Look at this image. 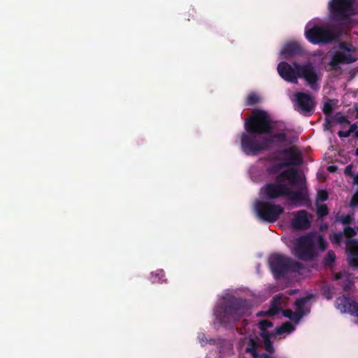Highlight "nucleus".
I'll use <instances>...</instances> for the list:
<instances>
[{"mask_svg": "<svg viewBox=\"0 0 358 358\" xmlns=\"http://www.w3.org/2000/svg\"><path fill=\"white\" fill-rule=\"evenodd\" d=\"M327 248V243L322 235L310 232L296 238L292 252L299 259L310 262L318 256L319 251L323 252Z\"/></svg>", "mask_w": 358, "mask_h": 358, "instance_id": "obj_2", "label": "nucleus"}, {"mask_svg": "<svg viewBox=\"0 0 358 358\" xmlns=\"http://www.w3.org/2000/svg\"><path fill=\"white\" fill-rule=\"evenodd\" d=\"M343 238V233H333L329 236V240L333 244L340 245Z\"/></svg>", "mask_w": 358, "mask_h": 358, "instance_id": "obj_28", "label": "nucleus"}, {"mask_svg": "<svg viewBox=\"0 0 358 358\" xmlns=\"http://www.w3.org/2000/svg\"><path fill=\"white\" fill-rule=\"evenodd\" d=\"M352 170V165H351V164L348 165L344 170V173L347 176H351Z\"/></svg>", "mask_w": 358, "mask_h": 358, "instance_id": "obj_43", "label": "nucleus"}, {"mask_svg": "<svg viewBox=\"0 0 358 358\" xmlns=\"http://www.w3.org/2000/svg\"><path fill=\"white\" fill-rule=\"evenodd\" d=\"M292 227L296 230H305L310 227V221L308 217V213L305 210L296 212L292 220Z\"/></svg>", "mask_w": 358, "mask_h": 358, "instance_id": "obj_19", "label": "nucleus"}, {"mask_svg": "<svg viewBox=\"0 0 358 358\" xmlns=\"http://www.w3.org/2000/svg\"><path fill=\"white\" fill-rule=\"evenodd\" d=\"M329 195L326 190L321 189L317 192V199L320 201H325L328 199Z\"/></svg>", "mask_w": 358, "mask_h": 358, "instance_id": "obj_33", "label": "nucleus"}, {"mask_svg": "<svg viewBox=\"0 0 358 358\" xmlns=\"http://www.w3.org/2000/svg\"><path fill=\"white\" fill-rule=\"evenodd\" d=\"M358 196H357V193L353 196L352 200H351V202H350V206L352 207H355V206H358Z\"/></svg>", "mask_w": 358, "mask_h": 358, "instance_id": "obj_42", "label": "nucleus"}, {"mask_svg": "<svg viewBox=\"0 0 358 358\" xmlns=\"http://www.w3.org/2000/svg\"><path fill=\"white\" fill-rule=\"evenodd\" d=\"M264 348L267 352L269 354H273L274 352V348L271 340L264 341Z\"/></svg>", "mask_w": 358, "mask_h": 358, "instance_id": "obj_38", "label": "nucleus"}, {"mask_svg": "<svg viewBox=\"0 0 358 358\" xmlns=\"http://www.w3.org/2000/svg\"><path fill=\"white\" fill-rule=\"evenodd\" d=\"M261 358H273V357L267 354L264 353V354L261 355Z\"/></svg>", "mask_w": 358, "mask_h": 358, "instance_id": "obj_49", "label": "nucleus"}, {"mask_svg": "<svg viewBox=\"0 0 358 358\" xmlns=\"http://www.w3.org/2000/svg\"><path fill=\"white\" fill-rule=\"evenodd\" d=\"M317 214L318 217H322L329 214V209L324 204L317 206Z\"/></svg>", "mask_w": 358, "mask_h": 358, "instance_id": "obj_30", "label": "nucleus"}, {"mask_svg": "<svg viewBox=\"0 0 358 358\" xmlns=\"http://www.w3.org/2000/svg\"><path fill=\"white\" fill-rule=\"evenodd\" d=\"M279 152L285 157V160L282 162L286 164V167L300 166L303 162L301 152L295 146L281 149Z\"/></svg>", "mask_w": 358, "mask_h": 358, "instance_id": "obj_13", "label": "nucleus"}, {"mask_svg": "<svg viewBox=\"0 0 358 358\" xmlns=\"http://www.w3.org/2000/svg\"><path fill=\"white\" fill-rule=\"evenodd\" d=\"M262 194L268 200L276 199L282 196H287L290 204L296 207L308 206L310 204L308 189L304 184H301L296 191H292L287 184H266L261 189Z\"/></svg>", "mask_w": 358, "mask_h": 358, "instance_id": "obj_1", "label": "nucleus"}, {"mask_svg": "<svg viewBox=\"0 0 358 358\" xmlns=\"http://www.w3.org/2000/svg\"><path fill=\"white\" fill-rule=\"evenodd\" d=\"M357 231H358V226H357Z\"/></svg>", "mask_w": 358, "mask_h": 358, "instance_id": "obj_55", "label": "nucleus"}, {"mask_svg": "<svg viewBox=\"0 0 358 358\" xmlns=\"http://www.w3.org/2000/svg\"><path fill=\"white\" fill-rule=\"evenodd\" d=\"M345 245L349 265L358 268V239L350 238L346 241Z\"/></svg>", "mask_w": 358, "mask_h": 358, "instance_id": "obj_17", "label": "nucleus"}, {"mask_svg": "<svg viewBox=\"0 0 358 358\" xmlns=\"http://www.w3.org/2000/svg\"><path fill=\"white\" fill-rule=\"evenodd\" d=\"M277 71L280 76L285 81L296 84L298 83L297 70L289 63L281 62L278 64Z\"/></svg>", "mask_w": 358, "mask_h": 358, "instance_id": "obj_16", "label": "nucleus"}, {"mask_svg": "<svg viewBox=\"0 0 358 358\" xmlns=\"http://www.w3.org/2000/svg\"><path fill=\"white\" fill-rule=\"evenodd\" d=\"M273 129L268 113L259 109L254 110L252 115L245 122V129L248 133L268 134L272 132Z\"/></svg>", "mask_w": 358, "mask_h": 358, "instance_id": "obj_5", "label": "nucleus"}, {"mask_svg": "<svg viewBox=\"0 0 358 358\" xmlns=\"http://www.w3.org/2000/svg\"><path fill=\"white\" fill-rule=\"evenodd\" d=\"M255 209L257 216L268 222H276L284 212L281 206L262 201L255 202Z\"/></svg>", "mask_w": 358, "mask_h": 358, "instance_id": "obj_9", "label": "nucleus"}, {"mask_svg": "<svg viewBox=\"0 0 358 358\" xmlns=\"http://www.w3.org/2000/svg\"><path fill=\"white\" fill-rule=\"evenodd\" d=\"M356 61V58L351 54H346L341 52H336L331 57V61L327 66V71H337L341 69V64H351Z\"/></svg>", "mask_w": 358, "mask_h": 358, "instance_id": "obj_15", "label": "nucleus"}, {"mask_svg": "<svg viewBox=\"0 0 358 358\" xmlns=\"http://www.w3.org/2000/svg\"><path fill=\"white\" fill-rule=\"evenodd\" d=\"M303 50L301 45L295 41L287 43L284 45L280 51L282 58L285 59H290L295 56L303 55Z\"/></svg>", "mask_w": 358, "mask_h": 358, "instance_id": "obj_18", "label": "nucleus"}, {"mask_svg": "<svg viewBox=\"0 0 358 358\" xmlns=\"http://www.w3.org/2000/svg\"><path fill=\"white\" fill-rule=\"evenodd\" d=\"M248 345L249 347L246 348V352L251 353L257 350V344L253 339H250Z\"/></svg>", "mask_w": 358, "mask_h": 358, "instance_id": "obj_36", "label": "nucleus"}, {"mask_svg": "<svg viewBox=\"0 0 358 358\" xmlns=\"http://www.w3.org/2000/svg\"><path fill=\"white\" fill-rule=\"evenodd\" d=\"M198 338L200 340V343L202 345L207 343V339L205 338V335L203 334H200Z\"/></svg>", "mask_w": 358, "mask_h": 358, "instance_id": "obj_44", "label": "nucleus"}, {"mask_svg": "<svg viewBox=\"0 0 358 358\" xmlns=\"http://www.w3.org/2000/svg\"><path fill=\"white\" fill-rule=\"evenodd\" d=\"M260 102L259 96L254 92L248 94L245 101V106H251Z\"/></svg>", "mask_w": 358, "mask_h": 358, "instance_id": "obj_26", "label": "nucleus"}, {"mask_svg": "<svg viewBox=\"0 0 358 358\" xmlns=\"http://www.w3.org/2000/svg\"><path fill=\"white\" fill-rule=\"evenodd\" d=\"M336 261V255L333 250H329L324 259V264L326 266H330Z\"/></svg>", "mask_w": 358, "mask_h": 358, "instance_id": "obj_29", "label": "nucleus"}, {"mask_svg": "<svg viewBox=\"0 0 358 358\" xmlns=\"http://www.w3.org/2000/svg\"><path fill=\"white\" fill-rule=\"evenodd\" d=\"M341 48L345 50H349V49L347 48L346 45L344 43H342L341 45Z\"/></svg>", "mask_w": 358, "mask_h": 358, "instance_id": "obj_51", "label": "nucleus"}, {"mask_svg": "<svg viewBox=\"0 0 358 358\" xmlns=\"http://www.w3.org/2000/svg\"><path fill=\"white\" fill-rule=\"evenodd\" d=\"M330 127H331V122L329 120H327V122L324 124V128L326 130H328V129H329Z\"/></svg>", "mask_w": 358, "mask_h": 358, "instance_id": "obj_48", "label": "nucleus"}, {"mask_svg": "<svg viewBox=\"0 0 358 358\" xmlns=\"http://www.w3.org/2000/svg\"><path fill=\"white\" fill-rule=\"evenodd\" d=\"M275 180V184H284L283 182L287 180L290 185H296L298 188L301 186V184L305 185L303 178L299 175L297 171L294 169L283 171L276 176Z\"/></svg>", "mask_w": 358, "mask_h": 358, "instance_id": "obj_12", "label": "nucleus"}, {"mask_svg": "<svg viewBox=\"0 0 358 358\" xmlns=\"http://www.w3.org/2000/svg\"><path fill=\"white\" fill-rule=\"evenodd\" d=\"M357 196H358V192H357ZM357 203H358V201H357Z\"/></svg>", "mask_w": 358, "mask_h": 358, "instance_id": "obj_54", "label": "nucleus"}, {"mask_svg": "<svg viewBox=\"0 0 358 358\" xmlns=\"http://www.w3.org/2000/svg\"><path fill=\"white\" fill-rule=\"evenodd\" d=\"M294 330V327L290 322H286L283 323L281 326L276 328L275 333L276 334H282L284 333H291Z\"/></svg>", "mask_w": 358, "mask_h": 358, "instance_id": "obj_24", "label": "nucleus"}, {"mask_svg": "<svg viewBox=\"0 0 358 358\" xmlns=\"http://www.w3.org/2000/svg\"><path fill=\"white\" fill-rule=\"evenodd\" d=\"M337 169V167L336 166H329L328 167V171L330 172H334Z\"/></svg>", "mask_w": 358, "mask_h": 358, "instance_id": "obj_47", "label": "nucleus"}, {"mask_svg": "<svg viewBox=\"0 0 358 358\" xmlns=\"http://www.w3.org/2000/svg\"><path fill=\"white\" fill-rule=\"evenodd\" d=\"M285 167L286 164L281 162L268 166L266 170L269 175H274L277 174L281 169Z\"/></svg>", "mask_w": 358, "mask_h": 358, "instance_id": "obj_25", "label": "nucleus"}, {"mask_svg": "<svg viewBox=\"0 0 358 358\" xmlns=\"http://www.w3.org/2000/svg\"><path fill=\"white\" fill-rule=\"evenodd\" d=\"M351 135V133L350 132L349 130L348 131H339L338 132V136L340 137V138H347V137H349Z\"/></svg>", "mask_w": 358, "mask_h": 358, "instance_id": "obj_41", "label": "nucleus"}, {"mask_svg": "<svg viewBox=\"0 0 358 358\" xmlns=\"http://www.w3.org/2000/svg\"><path fill=\"white\" fill-rule=\"evenodd\" d=\"M215 314L221 324H227L250 315V307L247 300L229 296L224 298Z\"/></svg>", "mask_w": 358, "mask_h": 358, "instance_id": "obj_3", "label": "nucleus"}, {"mask_svg": "<svg viewBox=\"0 0 358 358\" xmlns=\"http://www.w3.org/2000/svg\"><path fill=\"white\" fill-rule=\"evenodd\" d=\"M336 120L337 122H338L340 124H344V123L349 124L350 123L348 117L345 115H336Z\"/></svg>", "mask_w": 358, "mask_h": 358, "instance_id": "obj_40", "label": "nucleus"}, {"mask_svg": "<svg viewBox=\"0 0 358 358\" xmlns=\"http://www.w3.org/2000/svg\"><path fill=\"white\" fill-rule=\"evenodd\" d=\"M294 96L296 101L295 109L304 115H310L315 107L313 97L305 92H296Z\"/></svg>", "mask_w": 358, "mask_h": 358, "instance_id": "obj_11", "label": "nucleus"}, {"mask_svg": "<svg viewBox=\"0 0 358 358\" xmlns=\"http://www.w3.org/2000/svg\"><path fill=\"white\" fill-rule=\"evenodd\" d=\"M293 65L297 70L298 78H303L312 90L315 91L319 90L320 76L312 64L294 62Z\"/></svg>", "mask_w": 358, "mask_h": 358, "instance_id": "obj_10", "label": "nucleus"}, {"mask_svg": "<svg viewBox=\"0 0 358 358\" xmlns=\"http://www.w3.org/2000/svg\"><path fill=\"white\" fill-rule=\"evenodd\" d=\"M309 300V297H302L298 299L295 302L296 306V312L300 315L302 318L305 314L306 313L304 310V306Z\"/></svg>", "mask_w": 358, "mask_h": 358, "instance_id": "obj_22", "label": "nucleus"}, {"mask_svg": "<svg viewBox=\"0 0 358 358\" xmlns=\"http://www.w3.org/2000/svg\"><path fill=\"white\" fill-rule=\"evenodd\" d=\"M355 137L358 138V129H357L356 132L355 133Z\"/></svg>", "mask_w": 358, "mask_h": 358, "instance_id": "obj_52", "label": "nucleus"}, {"mask_svg": "<svg viewBox=\"0 0 358 358\" xmlns=\"http://www.w3.org/2000/svg\"><path fill=\"white\" fill-rule=\"evenodd\" d=\"M339 220L343 224H349L352 222L353 217L350 215H342Z\"/></svg>", "mask_w": 358, "mask_h": 358, "instance_id": "obj_35", "label": "nucleus"}, {"mask_svg": "<svg viewBox=\"0 0 358 358\" xmlns=\"http://www.w3.org/2000/svg\"><path fill=\"white\" fill-rule=\"evenodd\" d=\"M280 300H281V296L280 295H276L273 297L272 299L271 305L270 308L267 311H260L259 312L257 315V316H274L279 313L280 308H278V306L280 304Z\"/></svg>", "mask_w": 358, "mask_h": 358, "instance_id": "obj_21", "label": "nucleus"}, {"mask_svg": "<svg viewBox=\"0 0 358 358\" xmlns=\"http://www.w3.org/2000/svg\"><path fill=\"white\" fill-rule=\"evenodd\" d=\"M343 236H345L348 238H352L357 235V232L355 229L351 227L347 226L344 228L343 231Z\"/></svg>", "mask_w": 358, "mask_h": 358, "instance_id": "obj_31", "label": "nucleus"}, {"mask_svg": "<svg viewBox=\"0 0 358 358\" xmlns=\"http://www.w3.org/2000/svg\"><path fill=\"white\" fill-rule=\"evenodd\" d=\"M257 133H243L241 137V149L247 155H257L261 152L268 150L264 138H261Z\"/></svg>", "mask_w": 358, "mask_h": 358, "instance_id": "obj_6", "label": "nucleus"}, {"mask_svg": "<svg viewBox=\"0 0 358 358\" xmlns=\"http://www.w3.org/2000/svg\"><path fill=\"white\" fill-rule=\"evenodd\" d=\"M355 154L357 156H358V148L356 149Z\"/></svg>", "mask_w": 358, "mask_h": 358, "instance_id": "obj_53", "label": "nucleus"}, {"mask_svg": "<svg viewBox=\"0 0 358 358\" xmlns=\"http://www.w3.org/2000/svg\"><path fill=\"white\" fill-rule=\"evenodd\" d=\"M354 183L358 185V173L354 177Z\"/></svg>", "mask_w": 358, "mask_h": 358, "instance_id": "obj_50", "label": "nucleus"}, {"mask_svg": "<svg viewBox=\"0 0 358 358\" xmlns=\"http://www.w3.org/2000/svg\"><path fill=\"white\" fill-rule=\"evenodd\" d=\"M283 315L285 317L289 318L292 321H294V322H298L301 319L300 315L296 311L294 312V311H292L290 309L285 310L283 311Z\"/></svg>", "mask_w": 358, "mask_h": 358, "instance_id": "obj_27", "label": "nucleus"}, {"mask_svg": "<svg viewBox=\"0 0 358 358\" xmlns=\"http://www.w3.org/2000/svg\"><path fill=\"white\" fill-rule=\"evenodd\" d=\"M322 111H323L324 115H326L327 116L330 115L331 114L332 111H333L332 104L329 103V102H326L324 104V106H323V108H322Z\"/></svg>", "mask_w": 358, "mask_h": 358, "instance_id": "obj_37", "label": "nucleus"}, {"mask_svg": "<svg viewBox=\"0 0 358 358\" xmlns=\"http://www.w3.org/2000/svg\"><path fill=\"white\" fill-rule=\"evenodd\" d=\"M357 129V125L356 123H354V124H351V126L350 127V129L348 130L352 134L353 132L355 133Z\"/></svg>", "mask_w": 358, "mask_h": 358, "instance_id": "obj_45", "label": "nucleus"}, {"mask_svg": "<svg viewBox=\"0 0 358 358\" xmlns=\"http://www.w3.org/2000/svg\"><path fill=\"white\" fill-rule=\"evenodd\" d=\"M280 150H278L275 152H270L266 157V160L269 162H275L279 159L278 156L281 155L279 152Z\"/></svg>", "mask_w": 358, "mask_h": 358, "instance_id": "obj_34", "label": "nucleus"}, {"mask_svg": "<svg viewBox=\"0 0 358 358\" xmlns=\"http://www.w3.org/2000/svg\"><path fill=\"white\" fill-rule=\"evenodd\" d=\"M274 334H271L267 330H261L260 336L264 341L271 340V336Z\"/></svg>", "mask_w": 358, "mask_h": 358, "instance_id": "obj_39", "label": "nucleus"}, {"mask_svg": "<svg viewBox=\"0 0 358 358\" xmlns=\"http://www.w3.org/2000/svg\"><path fill=\"white\" fill-rule=\"evenodd\" d=\"M268 263L275 279H280L289 273H299L304 268L303 264L279 253L271 255Z\"/></svg>", "mask_w": 358, "mask_h": 358, "instance_id": "obj_4", "label": "nucleus"}, {"mask_svg": "<svg viewBox=\"0 0 358 358\" xmlns=\"http://www.w3.org/2000/svg\"><path fill=\"white\" fill-rule=\"evenodd\" d=\"M253 358H261V355L257 352V350L250 353Z\"/></svg>", "mask_w": 358, "mask_h": 358, "instance_id": "obj_46", "label": "nucleus"}, {"mask_svg": "<svg viewBox=\"0 0 358 358\" xmlns=\"http://www.w3.org/2000/svg\"><path fill=\"white\" fill-rule=\"evenodd\" d=\"M336 306L341 313H348L358 317V303L350 297L341 296L337 298Z\"/></svg>", "mask_w": 358, "mask_h": 358, "instance_id": "obj_14", "label": "nucleus"}, {"mask_svg": "<svg viewBox=\"0 0 358 358\" xmlns=\"http://www.w3.org/2000/svg\"><path fill=\"white\" fill-rule=\"evenodd\" d=\"M355 0H331L329 3V9L332 17L336 20L348 19L358 13L355 8Z\"/></svg>", "mask_w": 358, "mask_h": 358, "instance_id": "obj_7", "label": "nucleus"}, {"mask_svg": "<svg viewBox=\"0 0 358 358\" xmlns=\"http://www.w3.org/2000/svg\"><path fill=\"white\" fill-rule=\"evenodd\" d=\"M268 137H264L266 145L268 146V150L271 148V146L273 144L284 143L287 141V135L285 132H277L268 134Z\"/></svg>", "mask_w": 358, "mask_h": 358, "instance_id": "obj_20", "label": "nucleus"}, {"mask_svg": "<svg viewBox=\"0 0 358 358\" xmlns=\"http://www.w3.org/2000/svg\"><path fill=\"white\" fill-rule=\"evenodd\" d=\"M273 324L268 320H262L259 322V328L260 330H267V328L272 327Z\"/></svg>", "mask_w": 358, "mask_h": 358, "instance_id": "obj_32", "label": "nucleus"}, {"mask_svg": "<svg viewBox=\"0 0 358 358\" xmlns=\"http://www.w3.org/2000/svg\"><path fill=\"white\" fill-rule=\"evenodd\" d=\"M306 38L312 44H328L335 41L338 35L331 28L315 25L305 31Z\"/></svg>", "mask_w": 358, "mask_h": 358, "instance_id": "obj_8", "label": "nucleus"}, {"mask_svg": "<svg viewBox=\"0 0 358 358\" xmlns=\"http://www.w3.org/2000/svg\"><path fill=\"white\" fill-rule=\"evenodd\" d=\"M151 281L152 283H162L166 281L164 271L162 269L151 273Z\"/></svg>", "mask_w": 358, "mask_h": 358, "instance_id": "obj_23", "label": "nucleus"}]
</instances>
